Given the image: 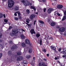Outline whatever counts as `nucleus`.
<instances>
[{
  "instance_id": "nucleus-1",
  "label": "nucleus",
  "mask_w": 66,
  "mask_h": 66,
  "mask_svg": "<svg viewBox=\"0 0 66 66\" xmlns=\"http://www.w3.org/2000/svg\"><path fill=\"white\" fill-rule=\"evenodd\" d=\"M8 54L9 55L11 56V59L10 60V62H11L12 61H14V57H15V55L14 54H12V52L11 51H9L8 53Z\"/></svg>"
},
{
  "instance_id": "nucleus-2",
  "label": "nucleus",
  "mask_w": 66,
  "mask_h": 66,
  "mask_svg": "<svg viewBox=\"0 0 66 66\" xmlns=\"http://www.w3.org/2000/svg\"><path fill=\"white\" fill-rule=\"evenodd\" d=\"M15 3L13 0L10 1V0L8 1V7L9 8H11L13 6Z\"/></svg>"
},
{
  "instance_id": "nucleus-3",
  "label": "nucleus",
  "mask_w": 66,
  "mask_h": 66,
  "mask_svg": "<svg viewBox=\"0 0 66 66\" xmlns=\"http://www.w3.org/2000/svg\"><path fill=\"white\" fill-rule=\"evenodd\" d=\"M12 32L10 33V35L11 36H13V35H14V34H16L18 33V31L15 29H13L12 30Z\"/></svg>"
},
{
  "instance_id": "nucleus-4",
  "label": "nucleus",
  "mask_w": 66,
  "mask_h": 66,
  "mask_svg": "<svg viewBox=\"0 0 66 66\" xmlns=\"http://www.w3.org/2000/svg\"><path fill=\"white\" fill-rule=\"evenodd\" d=\"M62 53H63L65 55L62 56L63 57H65V59L66 58V48H65L63 49V51H62L61 52Z\"/></svg>"
},
{
  "instance_id": "nucleus-5",
  "label": "nucleus",
  "mask_w": 66,
  "mask_h": 66,
  "mask_svg": "<svg viewBox=\"0 0 66 66\" xmlns=\"http://www.w3.org/2000/svg\"><path fill=\"white\" fill-rule=\"evenodd\" d=\"M11 50L12 51H14L15 49H16L17 48V46L16 45H13L12 47H11Z\"/></svg>"
},
{
  "instance_id": "nucleus-6",
  "label": "nucleus",
  "mask_w": 66,
  "mask_h": 66,
  "mask_svg": "<svg viewBox=\"0 0 66 66\" xmlns=\"http://www.w3.org/2000/svg\"><path fill=\"white\" fill-rule=\"evenodd\" d=\"M51 48L52 50H54V51L56 53H58V51H56V48L55 47L53 46H52L51 47Z\"/></svg>"
},
{
  "instance_id": "nucleus-7",
  "label": "nucleus",
  "mask_w": 66,
  "mask_h": 66,
  "mask_svg": "<svg viewBox=\"0 0 66 66\" xmlns=\"http://www.w3.org/2000/svg\"><path fill=\"white\" fill-rule=\"evenodd\" d=\"M23 60V57L21 56H20L16 59L17 61H19Z\"/></svg>"
},
{
  "instance_id": "nucleus-8",
  "label": "nucleus",
  "mask_w": 66,
  "mask_h": 66,
  "mask_svg": "<svg viewBox=\"0 0 66 66\" xmlns=\"http://www.w3.org/2000/svg\"><path fill=\"white\" fill-rule=\"evenodd\" d=\"M39 65V66H47L46 65H45V63L43 62H40Z\"/></svg>"
},
{
  "instance_id": "nucleus-9",
  "label": "nucleus",
  "mask_w": 66,
  "mask_h": 66,
  "mask_svg": "<svg viewBox=\"0 0 66 66\" xmlns=\"http://www.w3.org/2000/svg\"><path fill=\"white\" fill-rule=\"evenodd\" d=\"M53 11V8H50L48 9L47 10V12L48 14L51 13L52 11Z\"/></svg>"
},
{
  "instance_id": "nucleus-10",
  "label": "nucleus",
  "mask_w": 66,
  "mask_h": 66,
  "mask_svg": "<svg viewBox=\"0 0 66 66\" xmlns=\"http://www.w3.org/2000/svg\"><path fill=\"white\" fill-rule=\"evenodd\" d=\"M39 22L40 23H41L40 24L41 27H43V24L44 23V22L40 20H39Z\"/></svg>"
},
{
  "instance_id": "nucleus-11",
  "label": "nucleus",
  "mask_w": 66,
  "mask_h": 66,
  "mask_svg": "<svg viewBox=\"0 0 66 66\" xmlns=\"http://www.w3.org/2000/svg\"><path fill=\"white\" fill-rule=\"evenodd\" d=\"M65 28L64 27H62L59 29V30L60 32H63L65 31Z\"/></svg>"
},
{
  "instance_id": "nucleus-12",
  "label": "nucleus",
  "mask_w": 66,
  "mask_h": 66,
  "mask_svg": "<svg viewBox=\"0 0 66 66\" xmlns=\"http://www.w3.org/2000/svg\"><path fill=\"white\" fill-rule=\"evenodd\" d=\"M16 12V13H17V14H18V16H19V19L21 20V19H22V18H21V16H20V15H21V14H20V12L18 11Z\"/></svg>"
},
{
  "instance_id": "nucleus-13",
  "label": "nucleus",
  "mask_w": 66,
  "mask_h": 66,
  "mask_svg": "<svg viewBox=\"0 0 66 66\" xmlns=\"http://www.w3.org/2000/svg\"><path fill=\"white\" fill-rule=\"evenodd\" d=\"M35 17V15L34 14H32L30 15V19L33 20V19Z\"/></svg>"
},
{
  "instance_id": "nucleus-14",
  "label": "nucleus",
  "mask_w": 66,
  "mask_h": 66,
  "mask_svg": "<svg viewBox=\"0 0 66 66\" xmlns=\"http://www.w3.org/2000/svg\"><path fill=\"white\" fill-rule=\"evenodd\" d=\"M25 42L26 44L27 45H29L30 44V40L28 39H26L25 40Z\"/></svg>"
},
{
  "instance_id": "nucleus-15",
  "label": "nucleus",
  "mask_w": 66,
  "mask_h": 66,
  "mask_svg": "<svg viewBox=\"0 0 66 66\" xmlns=\"http://www.w3.org/2000/svg\"><path fill=\"white\" fill-rule=\"evenodd\" d=\"M30 33L31 34H35V33H36L35 31H34V29H32L31 30Z\"/></svg>"
},
{
  "instance_id": "nucleus-16",
  "label": "nucleus",
  "mask_w": 66,
  "mask_h": 66,
  "mask_svg": "<svg viewBox=\"0 0 66 66\" xmlns=\"http://www.w3.org/2000/svg\"><path fill=\"white\" fill-rule=\"evenodd\" d=\"M63 6V5H59L57 6V7L59 9H62Z\"/></svg>"
},
{
  "instance_id": "nucleus-17",
  "label": "nucleus",
  "mask_w": 66,
  "mask_h": 66,
  "mask_svg": "<svg viewBox=\"0 0 66 66\" xmlns=\"http://www.w3.org/2000/svg\"><path fill=\"white\" fill-rule=\"evenodd\" d=\"M62 11L63 12L64 14V15L66 16V9H62Z\"/></svg>"
},
{
  "instance_id": "nucleus-18",
  "label": "nucleus",
  "mask_w": 66,
  "mask_h": 66,
  "mask_svg": "<svg viewBox=\"0 0 66 66\" xmlns=\"http://www.w3.org/2000/svg\"><path fill=\"white\" fill-rule=\"evenodd\" d=\"M40 35L39 33H37L36 35V37L37 38H38V37H40Z\"/></svg>"
},
{
  "instance_id": "nucleus-19",
  "label": "nucleus",
  "mask_w": 66,
  "mask_h": 66,
  "mask_svg": "<svg viewBox=\"0 0 66 66\" xmlns=\"http://www.w3.org/2000/svg\"><path fill=\"white\" fill-rule=\"evenodd\" d=\"M54 22H52L51 23V26H54L56 24Z\"/></svg>"
},
{
  "instance_id": "nucleus-20",
  "label": "nucleus",
  "mask_w": 66,
  "mask_h": 66,
  "mask_svg": "<svg viewBox=\"0 0 66 66\" xmlns=\"http://www.w3.org/2000/svg\"><path fill=\"white\" fill-rule=\"evenodd\" d=\"M65 19H66V16L64 15L63 19H62V21H64V20H65Z\"/></svg>"
},
{
  "instance_id": "nucleus-21",
  "label": "nucleus",
  "mask_w": 66,
  "mask_h": 66,
  "mask_svg": "<svg viewBox=\"0 0 66 66\" xmlns=\"http://www.w3.org/2000/svg\"><path fill=\"white\" fill-rule=\"evenodd\" d=\"M30 7L32 9L34 10L35 11H36V8H35V7L34 6H31Z\"/></svg>"
},
{
  "instance_id": "nucleus-22",
  "label": "nucleus",
  "mask_w": 66,
  "mask_h": 66,
  "mask_svg": "<svg viewBox=\"0 0 66 66\" xmlns=\"http://www.w3.org/2000/svg\"><path fill=\"white\" fill-rule=\"evenodd\" d=\"M22 47H26V45L25 44V43H23L22 44Z\"/></svg>"
},
{
  "instance_id": "nucleus-23",
  "label": "nucleus",
  "mask_w": 66,
  "mask_h": 66,
  "mask_svg": "<svg viewBox=\"0 0 66 66\" xmlns=\"http://www.w3.org/2000/svg\"><path fill=\"white\" fill-rule=\"evenodd\" d=\"M26 58L27 59H29L30 58H31V56L29 55H27L26 56Z\"/></svg>"
},
{
  "instance_id": "nucleus-24",
  "label": "nucleus",
  "mask_w": 66,
  "mask_h": 66,
  "mask_svg": "<svg viewBox=\"0 0 66 66\" xmlns=\"http://www.w3.org/2000/svg\"><path fill=\"white\" fill-rule=\"evenodd\" d=\"M21 39H24V38H25V37L23 35H21Z\"/></svg>"
},
{
  "instance_id": "nucleus-25",
  "label": "nucleus",
  "mask_w": 66,
  "mask_h": 66,
  "mask_svg": "<svg viewBox=\"0 0 66 66\" xmlns=\"http://www.w3.org/2000/svg\"><path fill=\"white\" fill-rule=\"evenodd\" d=\"M15 11H18V7L17 6H15L14 9Z\"/></svg>"
},
{
  "instance_id": "nucleus-26",
  "label": "nucleus",
  "mask_w": 66,
  "mask_h": 66,
  "mask_svg": "<svg viewBox=\"0 0 66 66\" xmlns=\"http://www.w3.org/2000/svg\"><path fill=\"white\" fill-rule=\"evenodd\" d=\"M29 53H31L32 52V49L30 48L29 50Z\"/></svg>"
},
{
  "instance_id": "nucleus-27",
  "label": "nucleus",
  "mask_w": 66,
  "mask_h": 66,
  "mask_svg": "<svg viewBox=\"0 0 66 66\" xmlns=\"http://www.w3.org/2000/svg\"><path fill=\"white\" fill-rule=\"evenodd\" d=\"M21 53L20 52H18L17 53V55H21Z\"/></svg>"
},
{
  "instance_id": "nucleus-28",
  "label": "nucleus",
  "mask_w": 66,
  "mask_h": 66,
  "mask_svg": "<svg viewBox=\"0 0 66 66\" xmlns=\"http://www.w3.org/2000/svg\"><path fill=\"white\" fill-rule=\"evenodd\" d=\"M23 63L24 64H27L28 63V62L26 60H24L23 61Z\"/></svg>"
},
{
  "instance_id": "nucleus-29",
  "label": "nucleus",
  "mask_w": 66,
  "mask_h": 66,
  "mask_svg": "<svg viewBox=\"0 0 66 66\" xmlns=\"http://www.w3.org/2000/svg\"><path fill=\"white\" fill-rule=\"evenodd\" d=\"M26 12L27 14H30V10L29 9H27L26 10Z\"/></svg>"
},
{
  "instance_id": "nucleus-30",
  "label": "nucleus",
  "mask_w": 66,
  "mask_h": 66,
  "mask_svg": "<svg viewBox=\"0 0 66 66\" xmlns=\"http://www.w3.org/2000/svg\"><path fill=\"white\" fill-rule=\"evenodd\" d=\"M3 17V14L2 13H0V18H1Z\"/></svg>"
},
{
  "instance_id": "nucleus-31",
  "label": "nucleus",
  "mask_w": 66,
  "mask_h": 66,
  "mask_svg": "<svg viewBox=\"0 0 66 66\" xmlns=\"http://www.w3.org/2000/svg\"><path fill=\"white\" fill-rule=\"evenodd\" d=\"M4 22H7L8 21V20H7L6 19H5L4 20Z\"/></svg>"
},
{
  "instance_id": "nucleus-32",
  "label": "nucleus",
  "mask_w": 66,
  "mask_h": 66,
  "mask_svg": "<svg viewBox=\"0 0 66 66\" xmlns=\"http://www.w3.org/2000/svg\"><path fill=\"white\" fill-rule=\"evenodd\" d=\"M21 2H22L23 3H25L26 1L24 0H22L21 1Z\"/></svg>"
},
{
  "instance_id": "nucleus-33",
  "label": "nucleus",
  "mask_w": 66,
  "mask_h": 66,
  "mask_svg": "<svg viewBox=\"0 0 66 66\" xmlns=\"http://www.w3.org/2000/svg\"><path fill=\"white\" fill-rule=\"evenodd\" d=\"M9 43L10 44H13V42L12 41L10 40L9 41Z\"/></svg>"
},
{
  "instance_id": "nucleus-34",
  "label": "nucleus",
  "mask_w": 66,
  "mask_h": 66,
  "mask_svg": "<svg viewBox=\"0 0 66 66\" xmlns=\"http://www.w3.org/2000/svg\"><path fill=\"white\" fill-rule=\"evenodd\" d=\"M42 39H41L40 40L39 44H40V45H42Z\"/></svg>"
},
{
  "instance_id": "nucleus-35",
  "label": "nucleus",
  "mask_w": 66,
  "mask_h": 66,
  "mask_svg": "<svg viewBox=\"0 0 66 66\" xmlns=\"http://www.w3.org/2000/svg\"><path fill=\"white\" fill-rule=\"evenodd\" d=\"M43 51L44 52H46V49H44L43 50Z\"/></svg>"
},
{
  "instance_id": "nucleus-36",
  "label": "nucleus",
  "mask_w": 66,
  "mask_h": 66,
  "mask_svg": "<svg viewBox=\"0 0 66 66\" xmlns=\"http://www.w3.org/2000/svg\"><path fill=\"white\" fill-rule=\"evenodd\" d=\"M2 56V53L0 54V59L1 58Z\"/></svg>"
},
{
  "instance_id": "nucleus-37",
  "label": "nucleus",
  "mask_w": 66,
  "mask_h": 66,
  "mask_svg": "<svg viewBox=\"0 0 66 66\" xmlns=\"http://www.w3.org/2000/svg\"><path fill=\"white\" fill-rule=\"evenodd\" d=\"M64 36H66V31L64 32Z\"/></svg>"
},
{
  "instance_id": "nucleus-38",
  "label": "nucleus",
  "mask_w": 66,
  "mask_h": 66,
  "mask_svg": "<svg viewBox=\"0 0 66 66\" xmlns=\"http://www.w3.org/2000/svg\"><path fill=\"white\" fill-rule=\"evenodd\" d=\"M46 8L44 9V13L46 12Z\"/></svg>"
},
{
  "instance_id": "nucleus-39",
  "label": "nucleus",
  "mask_w": 66,
  "mask_h": 66,
  "mask_svg": "<svg viewBox=\"0 0 66 66\" xmlns=\"http://www.w3.org/2000/svg\"><path fill=\"white\" fill-rule=\"evenodd\" d=\"M57 15L58 16H61V15H60V14L59 13H57Z\"/></svg>"
},
{
  "instance_id": "nucleus-40",
  "label": "nucleus",
  "mask_w": 66,
  "mask_h": 66,
  "mask_svg": "<svg viewBox=\"0 0 66 66\" xmlns=\"http://www.w3.org/2000/svg\"><path fill=\"white\" fill-rule=\"evenodd\" d=\"M12 26H10L9 27V30H10V29H11V28H12Z\"/></svg>"
},
{
  "instance_id": "nucleus-41",
  "label": "nucleus",
  "mask_w": 66,
  "mask_h": 66,
  "mask_svg": "<svg viewBox=\"0 0 66 66\" xmlns=\"http://www.w3.org/2000/svg\"><path fill=\"white\" fill-rule=\"evenodd\" d=\"M56 28L57 29H60V26H56Z\"/></svg>"
},
{
  "instance_id": "nucleus-42",
  "label": "nucleus",
  "mask_w": 66,
  "mask_h": 66,
  "mask_svg": "<svg viewBox=\"0 0 66 66\" xmlns=\"http://www.w3.org/2000/svg\"><path fill=\"white\" fill-rule=\"evenodd\" d=\"M15 19L16 20H18V18H15Z\"/></svg>"
},
{
  "instance_id": "nucleus-43",
  "label": "nucleus",
  "mask_w": 66,
  "mask_h": 66,
  "mask_svg": "<svg viewBox=\"0 0 66 66\" xmlns=\"http://www.w3.org/2000/svg\"><path fill=\"white\" fill-rule=\"evenodd\" d=\"M21 30H22V31H23V32H25V30L24 29H23L22 28L21 29Z\"/></svg>"
},
{
  "instance_id": "nucleus-44",
  "label": "nucleus",
  "mask_w": 66,
  "mask_h": 66,
  "mask_svg": "<svg viewBox=\"0 0 66 66\" xmlns=\"http://www.w3.org/2000/svg\"><path fill=\"white\" fill-rule=\"evenodd\" d=\"M14 15L15 16H17V13H15L14 14Z\"/></svg>"
},
{
  "instance_id": "nucleus-45",
  "label": "nucleus",
  "mask_w": 66,
  "mask_h": 66,
  "mask_svg": "<svg viewBox=\"0 0 66 66\" xmlns=\"http://www.w3.org/2000/svg\"><path fill=\"white\" fill-rule=\"evenodd\" d=\"M61 48H60L59 49H58V51H61Z\"/></svg>"
},
{
  "instance_id": "nucleus-46",
  "label": "nucleus",
  "mask_w": 66,
  "mask_h": 66,
  "mask_svg": "<svg viewBox=\"0 0 66 66\" xmlns=\"http://www.w3.org/2000/svg\"><path fill=\"white\" fill-rule=\"evenodd\" d=\"M27 25L28 26V27H31V25L30 24H28Z\"/></svg>"
},
{
  "instance_id": "nucleus-47",
  "label": "nucleus",
  "mask_w": 66,
  "mask_h": 66,
  "mask_svg": "<svg viewBox=\"0 0 66 66\" xmlns=\"http://www.w3.org/2000/svg\"><path fill=\"white\" fill-rule=\"evenodd\" d=\"M43 2H46V0H42Z\"/></svg>"
},
{
  "instance_id": "nucleus-48",
  "label": "nucleus",
  "mask_w": 66,
  "mask_h": 66,
  "mask_svg": "<svg viewBox=\"0 0 66 66\" xmlns=\"http://www.w3.org/2000/svg\"><path fill=\"white\" fill-rule=\"evenodd\" d=\"M43 60H44V61H47V59H44Z\"/></svg>"
},
{
  "instance_id": "nucleus-49",
  "label": "nucleus",
  "mask_w": 66,
  "mask_h": 66,
  "mask_svg": "<svg viewBox=\"0 0 66 66\" xmlns=\"http://www.w3.org/2000/svg\"><path fill=\"white\" fill-rule=\"evenodd\" d=\"M57 63H59V64H61V63L60 62V61H57Z\"/></svg>"
},
{
  "instance_id": "nucleus-50",
  "label": "nucleus",
  "mask_w": 66,
  "mask_h": 66,
  "mask_svg": "<svg viewBox=\"0 0 66 66\" xmlns=\"http://www.w3.org/2000/svg\"><path fill=\"white\" fill-rule=\"evenodd\" d=\"M60 66H64L65 65V64H64V65H63L61 64H60Z\"/></svg>"
},
{
  "instance_id": "nucleus-51",
  "label": "nucleus",
  "mask_w": 66,
  "mask_h": 66,
  "mask_svg": "<svg viewBox=\"0 0 66 66\" xmlns=\"http://www.w3.org/2000/svg\"><path fill=\"white\" fill-rule=\"evenodd\" d=\"M3 41V40H2V39H1L0 40V43H2V41Z\"/></svg>"
},
{
  "instance_id": "nucleus-52",
  "label": "nucleus",
  "mask_w": 66,
  "mask_h": 66,
  "mask_svg": "<svg viewBox=\"0 0 66 66\" xmlns=\"http://www.w3.org/2000/svg\"><path fill=\"white\" fill-rule=\"evenodd\" d=\"M3 16L4 17V18H5L6 17H5V14H4L3 15Z\"/></svg>"
},
{
  "instance_id": "nucleus-53",
  "label": "nucleus",
  "mask_w": 66,
  "mask_h": 66,
  "mask_svg": "<svg viewBox=\"0 0 66 66\" xmlns=\"http://www.w3.org/2000/svg\"><path fill=\"white\" fill-rule=\"evenodd\" d=\"M26 22H27V23H29V21L28 20H26Z\"/></svg>"
},
{
  "instance_id": "nucleus-54",
  "label": "nucleus",
  "mask_w": 66,
  "mask_h": 66,
  "mask_svg": "<svg viewBox=\"0 0 66 66\" xmlns=\"http://www.w3.org/2000/svg\"><path fill=\"white\" fill-rule=\"evenodd\" d=\"M46 55L48 57L49 56V54H47Z\"/></svg>"
},
{
  "instance_id": "nucleus-55",
  "label": "nucleus",
  "mask_w": 66,
  "mask_h": 66,
  "mask_svg": "<svg viewBox=\"0 0 66 66\" xmlns=\"http://www.w3.org/2000/svg\"><path fill=\"white\" fill-rule=\"evenodd\" d=\"M36 20L34 22V25H35V22H36Z\"/></svg>"
},
{
  "instance_id": "nucleus-56",
  "label": "nucleus",
  "mask_w": 66,
  "mask_h": 66,
  "mask_svg": "<svg viewBox=\"0 0 66 66\" xmlns=\"http://www.w3.org/2000/svg\"><path fill=\"white\" fill-rule=\"evenodd\" d=\"M45 39H46V40H48V37H46L45 38Z\"/></svg>"
},
{
  "instance_id": "nucleus-57",
  "label": "nucleus",
  "mask_w": 66,
  "mask_h": 66,
  "mask_svg": "<svg viewBox=\"0 0 66 66\" xmlns=\"http://www.w3.org/2000/svg\"><path fill=\"white\" fill-rule=\"evenodd\" d=\"M2 35H0V38H1L2 37Z\"/></svg>"
},
{
  "instance_id": "nucleus-58",
  "label": "nucleus",
  "mask_w": 66,
  "mask_h": 66,
  "mask_svg": "<svg viewBox=\"0 0 66 66\" xmlns=\"http://www.w3.org/2000/svg\"><path fill=\"white\" fill-rule=\"evenodd\" d=\"M55 60H57V58L56 57H55Z\"/></svg>"
},
{
  "instance_id": "nucleus-59",
  "label": "nucleus",
  "mask_w": 66,
  "mask_h": 66,
  "mask_svg": "<svg viewBox=\"0 0 66 66\" xmlns=\"http://www.w3.org/2000/svg\"><path fill=\"white\" fill-rule=\"evenodd\" d=\"M60 34H61V35H63V33H62V32H61Z\"/></svg>"
},
{
  "instance_id": "nucleus-60",
  "label": "nucleus",
  "mask_w": 66,
  "mask_h": 66,
  "mask_svg": "<svg viewBox=\"0 0 66 66\" xmlns=\"http://www.w3.org/2000/svg\"><path fill=\"white\" fill-rule=\"evenodd\" d=\"M35 14H38V13L37 12H36L35 13Z\"/></svg>"
},
{
  "instance_id": "nucleus-61",
  "label": "nucleus",
  "mask_w": 66,
  "mask_h": 66,
  "mask_svg": "<svg viewBox=\"0 0 66 66\" xmlns=\"http://www.w3.org/2000/svg\"><path fill=\"white\" fill-rule=\"evenodd\" d=\"M1 48H2V49H3V46H2V47H1Z\"/></svg>"
},
{
  "instance_id": "nucleus-62",
  "label": "nucleus",
  "mask_w": 66,
  "mask_h": 66,
  "mask_svg": "<svg viewBox=\"0 0 66 66\" xmlns=\"http://www.w3.org/2000/svg\"><path fill=\"white\" fill-rule=\"evenodd\" d=\"M33 59L34 60H35V57H33Z\"/></svg>"
},
{
  "instance_id": "nucleus-63",
  "label": "nucleus",
  "mask_w": 66,
  "mask_h": 66,
  "mask_svg": "<svg viewBox=\"0 0 66 66\" xmlns=\"http://www.w3.org/2000/svg\"><path fill=\"white\" fill-rule=\"evenodd\" d=\"M29 45L30 46H31V44H30L29 43Z\"/></svg>"
},
{
  "instance_id": "nucleus-64",
  "label": "nucleus",
  "mask_w": 66,
  "mask_h": 66,
  "mask_svg": "<svg viewBox=\"0 0 66 66\" xmlns=\"http://www.w3.org/2000/svg\"><path fill=\"white\" fill-rule=\"evenodd\" d=\"M3 1H5V0H2Z\"/></svg>"
}]
</instances>
